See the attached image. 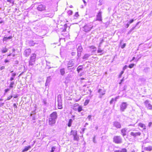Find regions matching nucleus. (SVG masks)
I'll return each instance as SVG.
<instances>
[{
    "label": "nucleus",
    "mask_w": 152,
    "mask_h": 152,
    "mask_svg": "<svg viewBox=\"0 0 152 152\" xmlns=\"http://www.w3.org/2000/svg\"><path fill=\"white\" fill-rule=\"evenodd\" d=\"M139 126H140V127L143 128L144 129H146V128H145L146 126H145V125L142 123H139Z\"/></svg>",
    "instance_id": "nucleus-22"
},
{
    "label": "nucleus",
    "mask_w": 152,
    "mask_h": 152,
    "mask_svg": "<svg viewBox=\"0 0 152 152\" xmlns=\"http://www.w3.org/2000/svg\"><path fill=\"white\" fill-rule=\"evenodd\" d=\"M16 75V73H12V76L13 77H15Z\"/></svg>",
    "instance_id": "nucleus-49"
},
{
    "label": "nucleus",
    "mask_w": 152,
    "mask_h": 152,
    "mask_svg": "<svg viewBox=\"0 0 152 152\" xmlns=\"http://www.w3.org/2000/svg\"><path fill=\"white\" fill-rule=\"evenodd\" d=\"M68 13L69 15H71L72 13V12L71 10H69L68 12Z\"/></svg>",
    "instance_id": "nucleus-40"
},
{
    "label": "nucleus",
    "mask_w": 152,
    "mask_h": 152,
    "mask_svg": "<svg viewBox=\"0 0 152 152\" xmlns=\"http://www.w3.org/2000/svg\"><path fill=\"white\" fill-rule=\"evenodd\" d=\"M81 52L77 51V56L78 57H80L81 55Z\"/></svg>",
    "instance_id": "nucleus-38"
},
{
    "label": "nucleus",
    "mask_w": 152,
    "mask_h": 152,
    "mask_svg": "<svg viewBox=\"0 0 152 152\" xmlns=\"http://www.w3.org/2000/svg\"><path fill=\"white\" fill-rule=\"evenodd\" d=\"M91 116H92L91 115H89L88 116L87 118L88 119L89 121H91Z\"/></svg>",
    "instance_id": "nucleus-42"
},
{
    "label": "nucleus",
    "mask_w": 152,
    "mask_h": 152,
    "mask_svg": "<svg viewBox=\"0 0 152 152\" xmlns=\"http://www.w3.org/2000/svg\"><path fill=\"white\" fill-rule=\"evenodd\" d=\"M36 55L34 53L32 54L31 55L29 62V66H32L35 64Z\"/></svg>",
    "instance_id": "nucleus-3"
},
{
    "label": "nucleus",
    "mask_w": 152,
    "mask_h": 152,
    "mask_svg": "<svg viewBox=\"0 0 152 152\" xmlns=\"http://www.w3.org/2000/svg\"><path fill=\"white\" fill-rule=\"evenodd\" d=\"M37 9L39 11H43L45 10V7L42 4L38 5L37 7Z\"/></svg>",
    "instance_id": "nucleus-9"
},
{
    "label": "nucleus",
    "mask_w": 152,
    "mask_h": 152,
    "mask_svg": "<svg viewBox=\"0 0 152 152\" xmlns=\"http://www.w3.org/2000/svg\"><path fill=\"white\" fill-rule=\"evenodd\" d=\"M82 66L80 65L78 66V67L77 68V71L78 73H79L80 72V71L82 70L83 69V67L82 68H80V67H81Z\"/></svg>",
    "instance_id": "nucleus-28"
},
{
    "label": "nucleus",
    "mask_w": 152,
    "mask_h": 152,
    "mask_svg": "<svg viewBox=\"0 0 152 152\" xmlns=\"http://www.w3.org/2000/svg\"><path fill=\"white\" fill-rule=\"evenodd\" d=\"M89 100H86L84 102V105L85 106H86L89 103Z\"/></svg>",
    "instance_id": "nucleus-33"
},
{
    "label": "nucleus",
    "mask_w": 152,
    "mask_h": 152,
    "mask_svg": "<svg viewBox=\"0 0 152 152\" xmlns=\"http://www.w3.org/2000/svg\"><path fill=\"white\" fill-rule=\"evenodd\" d=\"M14 84V82H11L10 85V88H12V87H13L12 85H13Z\"/></svg>",
    "instance_id": "nucleus-36"
},
{
    "label": "nucleus",
    "mask_w": 152,
    "mask_h": 152,
    "mask_svg": "<svg viewBox=\"0 0 152 152\" xmlns=\"http://www.w3.org/2000/svg\"><path fill=\"white\" fill-rule=\"evenodd\" d=\"M127 67V66L126 65H125L124 67L123 68V70H125V69H126Z\"/></svg>",
    "instance_id": "nucleus-50"
},
{
    "label": "nucleus",
    "mask_w": 152,
    "mask_h": 152,
    "mask_svg": "<svg viewBox=\"0 0 152 152\" xmlns=\"http://www.w3.org/2000/svg\"><path fill=\"white\" fill-rule=\"evenodd\" d=\"M9 62V61L7 59L5 60V61H4V62L5 63H7V62Z\"/></svg>",
    "instance_id": "nucleus-59"
},
{
    "label": "nucleus",
    "mask_w": 152,
    "mask_h": 152,
    "mask_svg": "<svg viewBox=\"0 0 152 152\" xmlns=\"http://www.w3.org/2000/svg\"><path fill=\"white\" fill-rule=\"evenodd\" d=\"M82 110V107H79L78 108V111L79 112H80Z\"/></svg>",
    "instance_id": "nucleus-37"
},
{
    "label": "nucleus",
    "mask_w": 152,
    "mask_h": 152,
    "mask_svg": "<svg viewBox=\"0 0 152 152\" xmlns=\"http://www.w3.org/2000/svg\"><path fill=\"white\" fill-rule=\"evenodd\" d=\"M141 134V133L140 132H131L130 133V135L132 136H134V137H136L138 136H140Z\"/></svg>",
    "instance_id": "nucleus-12"
},
{
    "label": "nucleus",
    "mask_w": 152,
    "mask_h": 152,
    "mask_svg": "<svg viewBox=\"0 0 152 152\" xmlns=\"http://www.w3.org/2000/svg\"><path fill=\"white\" fill-rule=\"evenodd\" d=\"M13 106L15 108H17V106L16 105V104H13Z\"/></svg>",
    "instance_id": "nucleus-61"
},
{
    "label": "nucleus",
    "mask_w": 152,
    "mask_h": 152,
    "mask_svg": "<svg viewBox=\"0 0 152 152\" xmlns=\"http://www.w3.org/2000/svg\"><path fill=\"white\" fill-rule=\"evenodd\" d=\"M45 15L47 17H52L53 16V14L52 13H50L49 14H46Z\"/></svg>",
    "instance_id": "nucleus-24"
},
{
    "label": "nucleus",
    "mask_w": 152,
    "mask_h": 152,
    "mask_svg": "<svg viewBox=\"0 0 152 152\" xmlns=\"http://www.w3.org/2000/svg\"><path fill=\"white\" fill-rule=\"evenodd\" d=\"M9 90H10V89H8V88L5 89V93L7 92L8 91H9Z\"/></svg>",
    "instance_id": "nucleus-56"
},
{
    "label": "nucleus",
    "mask_w": 152,
    "mask_h": 152,
    "mask_svg": "<svg viewBox=\"0 0 152 152\" xmlns=\"http://www.w3.org/2000/svg\"><path fill=\"white\" fill-rule=\"evenodd\" d=\"M8 49L6 48H3L1 50V52L2 53H5L7 52Z\"/></svg>",
    "instance_id": "nucleus-21"
},
{
    "label": "nucleus",
    "mask_w": 152,
    "mask_h": 152,
    "mask_svg": "<svg viewBox=\"0 0 152 152\" xmlns=\"http://www.w3.org/2000/svg\"><path fill=\"white\" fill-rule=\"evenodd\" d=\"M127 104L126 102H122L121 104L120 105V110L122 111H124L125 110L126 108Z\"/></svg>",
    "instance_id": "nucleus-6"
},
{
    "label": "nucleus",
    "mask_w": 152,
    "mask_h": 152,
    "mask_svg": "<svg viewBox=\"0 0 152 152\" xmlns=\"http://www.w3.org/2000/svg\"><path fill=\"white\" fill-rule=\"evenodd\" d=\"M56 148L55 147L53 146L52 147L51 150L50 151V152H54L56 149Z\"/></svg>",
    "instance_id": "nucleus-35"
},
{
    "label": "nucleus",
    "mask_w": 152,
    "mask_h": 152,
    "mask_svg": "<svg viewBox=\"0 0 152 152\" xmlns=\"http://www.w3.org/2000/svg\"><path fill=\"white\" fill-rule=\"evenodd\" d=\"M113 125L114 126L118 129H119L121 127V125L120 123L117 121L114 122L113 123Z\"/></svg>",
    "instance_id": "nucleus-8"
},
{
    "label": "nucleus",
    "mask_w": 152,
    "mask_h": 152,
    "mask_svg": "<svg viewBox=\"0 0 152 152\" xmlns=\"http://www.w3.org/2000/svg\"><path fill=\"white\" fill-rule=\"evenodd\" d=\"M75 17H78V13L77 12H76L75 14Z\"/></svg>",
    "instance_id": "nucleus-51"
},
{
    "label": "nucleus",
    "mask_w": 152,
    "mask_h": 152,
    "mask_svg": "<svg viewBox=\"0 0 152 152\" xmlns=\"http://www.w3.org/2000/svg\"><path fill=\"white\" fill-rule=\"evenodd\" d=\"M51 78L50 77V76H49L48 77L46 81L47 83H49L50 81L51 80Z\"/></svg>",
    "instance_id": "nucleus-31"
},
{
    "label": "nucleus",
    "mask_w": 152,
    "mask_h": 152,
    "mask_svg": "<svg viewBox=\"0 0 152 152\" xmlns=\"http://www.w3.org/2000/svg\"><path fill=\"white\" fill-rule=\"evenodd\" d=\"M134 21V20L133 19H132L130 20V21H129L126 25V27L127 28H128L129 27L130 24L132 23Z\"/></svg>",
    "instance_id": "nucleus-15"
},
{
    "label": "nucleus",
    "mask_w": 152,
    "mask_h": 152,
    "mask_svg": "<svg viewBox=\"0 0 152 152\" xmlns=\"http://www.w3.org/2000/svg\"><path fill=\"white\" fill-rule=\"evenodd\" d=\"M90 56V55L87 54H85L84 56L83 57V59H86L89 57Z\"/></svg>",
    "instance_id": "nucleus-30"
},
{
    "label": "nucleus",
    "mask_w": 152,
    "mask_h": 152,
    "mask_svg": "<svg viewBox=\"0 0 152 152\" xmlns=\"http://www.w3.org/2000/svg\"><path fill=\"white\" fill-rule=\"evenodd\" d=\"M103 90L102 89H99V92L100 93V94H102V92Z\"/></svg>",
    "instance_id": "nucleus-46"
},
{
    "label": "nucleus",
    "mask_w": 152,
    "mask_h": 152,
    "mask_svg": "<svg viewBox=\"0 0 152 152\" xmlns=\"http://www.w3.org/2000/svg\"><path fill=\"white\" fill-rule=\"evenodd\" d=\"M12 97V96H9V97H8L7 100H9Z\"/></svg>",
    "instance_id": "nucleus-53"
},
{
    "label": "nucleus",
    "mask_w": 152,
    "mask_h": 152,
    "mask_svg": "<svg viewBox=\"0 0 152 152\" xmlns=\"http://www.w3.org/2000/svg\"><path fill=\"white\" fill-rule=\"evenodd\" d=\"M7 1L12 4L14 3V1L13 0H7Z\"/></svg>",
    "instance_id": "nucleus-43"
},
{
    "label": "nucleus",
    "mask_w": 152,
    "mask_h": 152,
    "mask_svg": "<svg viewBox=\"0 0 152 152\" xmlns=\"http://www.w3.org/2000/svg\"><path fill=\"white\" fill-rule=\"evenodd\" d=\"M90 48L91 49H95L96 47L94 46H93V45H92V46H91Z\"/></svg>",
    "instance_id": "nucleus-48"
},
{
    "label": "nucleus",
    "mask_w": 152,
    "mask_h": 152,
    "mask_svg": "<svg viewBox=\"0 0 152 152\" xmlns=\"http://www.w3.org/2000/svg\"><path fill=\"white\" fill-rule=\"evenodd\" d=\"M136 27V26H135L134 27H133L130 30L131 31H132L133 30H134L135 29V28Z\"/></svg>",
    "instance_id": "nucleus-55"
},
{
    "label": "nucleus",
    "mask_w": 152,
    "mask_h": 152,
    "mask_svg": "<svg viewBox=\"0 0 152 152\" xmlns=\"http://www.w3.org/2000/svg\"><path fill=\"white\" fill-rule=\"evenodd\" d=\"M31 52V50L30 48L26 49L24 51V54L26 57L28 56Z\"/></svg>",
    "instance_id": "nucleus-7"
},
{
    "label": "nucleus",
    "mask_w": 152,
    "mask_h": 152,
    "mask_svg": "<svg viewBox=\"0 0 152 152\" xmlns=\"http://www.w3.org/2000/svg\"><path fill=\"white\" fill-rule=\"evenodd\" d=\"M38 43H39L38 42H34V41H29V45L31 46H34L35 44H37Z\"/></svg>",
    "instance_id": "nucleus-14"
},
{
    "label": "nucleus",
    "mask_w": 152,
    "mask_h": 152,
    "mask_svg": "<svg viewBox=\"0 0 152 152\" xmlns=\"http://www.w3.org/2000/svg\"><path fill=\"white\" fill-rule=\"evenodd\" d=\"M12 36H10L8 37H4L3 39V41H6L7 39H10L12 38Z\"/></svg>",
    "instance_id": "nucleus-23"
},
{
    "label": "nucleus",
    "mask_w": 152,
    "mask_h": 152,
    "mask_svg": "<svg viewBox=\"0 0 152 152\" xmlns=\"http://www.w3.org/2000/svg\"><path fill=\"white\" fill-rule=\"evenodd\" d=\"M134 66V64H131L129 65V67L130 68H132Z\"/></svg>",
    "instance_id": "nucleus-39"
},
{
    "label": "nucleus",
    "mask_w": 152,
    "mask_h": 152,
    "mask_svg": "<svg viewBox=\"0 0 152 152\" xmlns=\"http://www.w3.org/2000/svg\"><path fill=\"white\" fill-rule=\"evenodd\" d=\"M104 40L103 39H102V40L99 43V47H100L101 45L102 44V43L103 42Z\"/></svg>",
    "instance_id": "nucleus-45"
},
{
    "label": "nucleus",
    "mask_w": 152,
    "mask_h": 152,
    "mask_svg": "<svg viewBox=\"0 0 152 152\" xmlns=\"http://www.w3.org/2000/svg\"><path fill=\"white\" fill-rule=\"evenodd\" d=\"M93 142L94 143H96V140H95V137L94 136V138H93Z\"/></svg>",
    "instance_id": "nucleus-52"
},
{
    "label": "nucleus",
    "mask_w": 152,
    "mask_h": 152,
    "mask_svg": "<svg viewBox=\"0 0 152 152\" xmlns=\"http://www.w3.org/2000/svg\"><path fill=\"white\" fill-rule=\"evenodd\" d=\"M124 73V71H122L120 74L119 76V78H120L121 77V76H122V75L123 74V73Z\"/></svg>",
    "instance_id": "nucleus-41"
},
{
    "label": "nucleus",
    "mask_w": 152,
    "mask_h": 152,
    "mask_svg": "<svg viewBox=\"0 0 152 152\" xmlns=\"http://www.w3.org/2000/svg\"><path fill=\"white\" fill-rule=\"evenodd\" d=\"M124 80V78H123L122 80H121V82L120 83V84H121L122 82Z\"/></svg>",
    "instance_id": "nucleus-58"
},
{
    "label": "nucleus",
    "mask_w": 152,
    "mask_h": 152,
    "mask_svg": "<svg viewBox=\"0 0 152 152\" xmlns=\"http://www.w3.org/2000/svg\"><path fill=\"white\" fill-rule=\"evenodd\" d=\"M102 91V95H104L105 94V91L103 90V91Z\"/></svg>",
    "instance_id": "nucleus-57"
},
{
    "label": "nucleus",
    "mask_w": 152,
    "mask_h": 152,
    "mask_svg": "<svg viewBox=\"0 0 152 152\" xmlns=\"http://www.w3.org/2000/svg\"><path fill=\"white\" fill-rule=\"evenodd\" d=\"M43 102L44 104H46V102L45 100H43Z\"/></svg>",
    "instance_id": "nucleus-60"
},
{
    "label": "nucleus",
    "mask_w": 152,
    "mask_h": 152,
    "mask_svg": "<svg viewBox=\"0 0 152 152\" xmlns=\"http://www.w3.org/2000/svg\"><path fill=\"white\" fill-rule=\"evenodd\" d=\"M144 149L147 151H150L152 150V147L149 146L148 147H146L144 148Z\"/></svg>",
    "instance_id": "nucleus-17"
},
{
    "label": "nucleus",
    "mask_w": 152,
    "mask_h": 152,
    "mask_svg": "<svg viewBox=\"0 0 152 152\" xmlns=\"http://www.w3.org/2000/svg\"><path fill=\"white\" fill-rule=\"evenodd\" d=\"M75 61L73 60H71L69 61L68 63V67L73 66L74 64Z\"/></svg>",
    "instance_id": "nucleus-10"
},
{
    "label": "nucleus",
    "mask_w": 152,
    "mask_h": 152,
    "mask_svg": "<svg viewBox=\"0 0 152 152\" xmlns=\"http://www.w3.org/2000/svg\"><path fill=\"white\" fill-rule=\"evenodd\" d=\"M71 135H72L74 137V140L78 141L79 140V138L77 135V131L76 130H72L71 132Z\"/></svg>",
    "instance_id": "nucleus-5"
},
{
    "label": "nucleus",
    "mask_w": 152,
    "mask_h": 152,
    "mask_svg": "<svg viewBox=\"0 0 152 152\" xmlns=\"http://www.w3.org/2000/svg\"><path fill=\"white\" fill-rule=\"evenodd\" d=\"M127 131V129L126 128H123L121 130V134L124 136L126 135V132Z\"/></svg>",
    "instance_id": "nucleus-13"
},
{
    "label": "nucleus",
    "mask_w": 152,
    "mask_h": 152,
    "mask_svg": "<svg viewBox=\"0 0 152 152\" xmlns=\"http://www.w3.org/2000/svg\"><path fill=\"white\" fill-rule=\"evenodd\" d=\"M4 68H5L4 66H2L1 67V68H0V69L1 70H2L4 69Z\"/></svg>",
    "instance_id": "nucleus-54"
},
{
    "label": "nucleus",
    "mask_w": 152,
    "mask_h": 152,
    "mask_svg": "<svg viewBox=\"0 0 152 152\" xmlns=\"http://www.w3.org/2000/svg\"><path fill=\"white\" fill-rule=\"evenodd\" d=\"M81 98V96H80L78 99H75V100L76 101V102H77L80 100Z\"/></svg>",
    "instance_id": "nucleus-47"
},
{
    "label": "nucleus",
    "mask_w": 152,
    "mask_h": 152,
    "mask_svg": "<svg viewBox=\"0 0 152 152\" xmlns=\"http://www.w3.org/2000/svg\"><path fill=\"white\" fill-rule=\"evenodd\" d=\"M144 103L145 104L146 107L147 106L148 104H150L149 103V101L148 100H146L145 101Z\"/></svg>",
    "instance_id": "nucleus-32"
},
{
    "label": "nucleus",
    "mask_w": 152,
    "mask_h": 152,
    "mask_svg": "<svg viewBox=\"0 0 152 152\" xmlns=\"http://www.w3.org/2000/svg\"><path fill=\"white\" fill-rule=\"evenodd\" d=\"M152 124V123L151 122H150L148 124V126H150Z\"/></svg>",
    "instance_id": "nucleus-63"
},
{
    "label": "nucleus",
    "mask_w": 152,
    "mask_h": 152,
    "mask_svg": "<svg viewBox=\"0 0 152 152\" xmlns=\"http://www.w3.org/2000/svg\"><path fill=\"white\" fill-rule=\"evenodd\" d=\"M96 20L99 21H102L101 12H99L98 13L96 17Z\"/></svg>",
    "instance_id": "nucleus-11"
},
{
    "label": "nucleus",
    "mask_w": 152,
    "mask_h": 152,
    "mask_svg": "<svg viewBox=\"0 0 152 152\" xmlns=\"http://www.w3.org/2000/svg\"><path fill=\"white\" fill-rule=\"evenodd\" d=\"M31 147L30 146H29L28 147H26L23 150L22 152H24L27 151L28 149L31 148Z\"/></svg>",
    "instance_id": "nucleus-20"
},
{
    "label": "nucleus",
    "mask_w": 152,
    "mask_h": 152,
    "mask_svg": "<svg viewBox=\"0 0 152 152\" xmlns=\"http://www.w3.org/2000/svg\"><path fill=\"white\" fill-rule=\"evenodd\" d=\"M113 141L116 144H120L122 143V139L120 136H115L113 138Z\"/></svg>",
    "instance_id": "nucleus-4"
},
{
    "label": "nucleus",
    "mask_w": 152,
    "mask_h": 152,
    "mask_svg": "<svg viewBox=\"0 0 152 152\" xmlns=\"http://www.w3.org/2000/svg\"><path fill=\"white\" fill-rule=\"evenodd\" d=\"M61 74L62 75H64L65 74V69L64 68L61 69L60 70Z\"/></svg>",
    "instance_id": "nucleus-16"
},
{
    "label": "nucleus",
    "mask_w": 152,
    "mask_h": 152,
    "mask_svg": "<svg viewBox=\"0 0 152 152\" xmlns=\"http://www.w3.org/2000/svg\"><path fill=\"white\" fill-rule=\"evenodd\" d=\"M118 96H117L115 98H112L110 102V104H112L114 102H115L116 101L117 99H118Z\"/></svg>",
    "instance_id": "nucleus-18"
},
{
    "label": "nucleus",
    "mask_w": 152,
    "mask_h": 152,
    "mask_svg": "<svg viewBox=\"0 0 152 152\" xmlns=\"http://www.w3.org/2000/svg\"><path fill=\"white\" fill-rule=\"evenodd\" d=\"M103 50H101L100 48V47H99L98 48V50H97L98 53H102V52Z\"/></svg>",
    "instance_id": "nucleus-34"
},
{
    "label": "nucleus",
    "mask_w": 152,
    "mask_h": 152,
    "mask_svg": "<svg viewBox=\"0 0 152 152\" xmlns=\"http://www.w3.org/2000/svg\"><path fill=\"white\" fill-rule=\"evenodd\" d=\"M93 26L91 23L85 24L82 28V30L86 32H88L90 31L93 28Z\"/></svg>",
    "instance_id": "nucleus-2"
},
{
    "label": "nucleus",
    "mask_w": 152,
    "mask_h": 152,
    "mask_svg": "<svg viewBox=\"0 0 152 152\" xmlns=\"http://www.w3.org/2000/svg\"><path fill=\"white\" fill-rule=\"evenodd\" d=\"M72 120L71 119H70L69 121L68 126L69 127H70L71 126L72 124Z\"/></svg>",
    "instance_id": "nucleus-25"
},
{
    "label": "nucleus",
    "mask_w": 152,
    "mask_h": 152,
    "mask_svg": "<svg viewBox=\"0 0 152 152\" xmlns=\"http://www.w3.org/2000/svg\"><path fill=\"white\" fill-rule=\"evenodd\" d=\"M4 104V103H0V107L2 106Z\"/></svg>",
    "instance_id": "nucleus-62"
},
{
    "label": "nucleus",
    "mask_w": 152,
    "mask_h": 152,
    "mask_svg": "<svg viewBox=\"0 0 152 152\" xmlns=\"http://www.w3.org/2000/svg\"><path fill=\"white\" fill-rule=\"evenodd\" d=\"M114 152H127V150L126 148H123L121 150L115 151Z\"/></svg>",
    "instance_id": "nucleus-19"
},
{
    "label": "nucleus",
    "mask_w": 152,
    "mask_h": 152,
    "mask_svg": "<svg viewBox=\"0 0 152 152\" xmlns=\"http://www.w3.org/2000/svg\"><path fill=\"white\" fill-rule=\"evenodd\" d=\"M126 45V43H124L123 45L121 46V48L122 49H123V48H124L125 47Z\"/></svg>",
    "instance_id": "nucleus-44"
},
{
    "label": "nucleus",
    "mask_w": 152,
    "mask_h": 152,
    "mask_svg": "<svg viewBox=\"0 0 152 152\" xmlns=\"http://www.w3.org/2000/svg\"><path fill=\"white\" fill-rule=\"evenodd\" d=\"M146 107L149 110H152V105L150 104H148Z\"/></svg>",
    "instance_id": "nucleus-27"
},
{
    "label": "nucleus",
    "mask_w": 152,
    "mask_h": 152,
    "mask_svg": "<svg viewBox=\"0 0 152 152\" xmlns=\"http://www.w3.org/2000/svg\"><path fill=\"white\" fill-rule=\"evenodd\" d=\"M13 80H14V78H13V77H11L10 80H11V81H12Z\"/></svg>",
    "instance_id": "nucleus-64"
},
{
    "label": "nucleus",
    "mask_w": 152,
    "mask_h": 152,
    "mask_svg": "<svg viewBox=\"0 0 152 152\" xmlns=\"http://www.w3.org/2000/svg\"><path fill=\"white\" fill-rule=\"evenodd\" d=\"M58 107L59 109H61L62 108V103L61 102H58Z\"/></svg>",
    "instance_id": "nucleus-29"
},
{
    "label": "nucleus",
    "mask_w": 152,
    "mask_h": 152,
    "mask_svg": "<svg viewBox=\"0 0 152 152\" xmlns=\"http://www.w3.org/2000/svg\"><path fill=\"white\" fill-rule=\"evenodd\" d=\"M83 48L81 45L78 46L77 48V51H78L81 52L82 51Z\"/></svg>",
    "instance_id": "nucleus-26"
},
{
    "label": "nucleus",
    "mask_w": 152,
    "mask_h": 152,
    "mask_svg": "<svg viewBox=\"0 0 152 152\" xmlns=\"http://www.w3.org/2000/svg\"><path fill=\"white\" fill-rule=\"evenodd\" d=\"M57 116V113L56 112H53L50 115L48 120L49 125L51 126H53L54 125L56 122V119Z\"/></svg>",
    "instance_id": "nucleus-1"
}]
</instances>
